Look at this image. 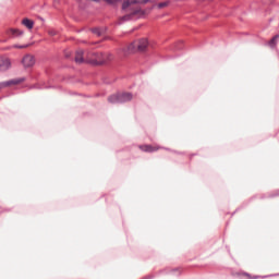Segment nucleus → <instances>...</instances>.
I'll return each mask as SVG.
<instances>
[{
    "label": "nucleus",
    "instance_id": "f257e3e1",
    "mask_svg": "<svg viewBox=\"0 0 279 279\" xmlns=\"http://www.w3.org/2000/svg\"><path fill=\"white\" fill-rule=\"evenodd\" d=\"M145 3H151V0H125L122 3L125 15L121 17V21H130L131 16H145V11L141 8Z\"/></svg>",
    "mask_w": 279,
    "mask_h": 279
},
{
    "label": "nucleus",
    "instance_id": "f03ea898",
    "mask_svg": "<svg viewBox=\"0 0 279 279\" xmlns=\"http://www.w3.org/2000/svg\"><path fill=\"white\" fill-rule=\"evenodd\" d=\"M147 47H149V41L145 38L135 40L131 43L123 51L124 56H130V53H136V51L143 52L147 51Z\"/></svg>",
    "mask_w": 279,
    "mask_h": 279
},
{
    "label": "nucleus",
    "instance_id": "7ed1b4c3",
    "mask_svg": "<svg viewBox=\"0 0 279 279\" xmlns=\"http://www.w3.org/2000/svg\"><path fill=\"white\" fill-rule=\"evenodd\" d=\"M89 58L90 59H87V62H89L90 64H106L107 62H110V60H112L113 57L108 52H93Z\"/></svg>",
    "mask_w": 279,
    "mask_h": 279
},
{
    "label": "nucleus",
    "instance_id": "20e7f679",
    "mask_svg": "<svg viewBox=\"0 0 279 279\" xmlns=\"http://www.w3.org/2000/svg\"><path fill=\"white\" fill-rule=\"evenodd\" d=\"M133 96L130 93H120L112 95L108 98L109 104H125V101H132Z\"/></svg>",
    "mask_w": 279,
    "mask_h": 279
},
{
    "label": "nucleus",
    "instance_id": "39448f33",
    "mask_svg": "<svg viewBox=\"0 0 279 279\" xmlns=\"http://www.w3.org/2000/svg\"><path fill=\"white\" fill-rule=\"evenodd\" d=\"M138 149H141V151H145L146 154H154V151H158L160 149H163L160 145H140Z\"/></svg>",
    "mask_w": 279,
    "mask_h": 279
},
{
    "label": "nucleus",
    "instance_id": "423d86ee",
    "mask_svg": "<svg viewBox=\"0 0 279 279\" xmlns=\"http://www.w3.org/2000/svg\"><path fill=\"white\" fill-rule=\"evenodd\" d=\"M23 82H25L24 77L13 78V80L0 83V88H7L8 86H16L17 84H23Z\"/></svg>",
    "mask_w": 279,
    "mask_h": 279
},
{
    "label": "nucleus",
    "instance_id": "0eeeda50",
    "mask_svg": "<svg viewBox=\"0 0 279 279\" xmlns=\"http://www.w3.org/2000/svg\"><path fill=\"white\" fill-rule=\"evenodd\" d=\"M92 53L87 54V58H84V50H77L75 53V62L77 64H82L84 62H88L90 59Z\"/></svg>",
    "mask_w": 279,
    "mask_h": 279
},
{
    "label": "nucleus",
    "instance_id": "6e6552de",
    "mask_svg": "<svg viewBox=\"0 0 279 279\" xmlns=\"http://www.w3.org/2000/svg\"><path fill=\"white\" fill-rule=\"evenodd\" d=\"M22 64H24L26 69H29L36 64V59L32 54H26L22 60Z\"/></svg>",
    "mask_w": 279,
    "mask_h": 279
},
{
    "label": "nucleus",
    "instance_id": "1a4fd4ad",
    "mask_svg": "<svg viewBox=\"0 0 279 279\" xmlns=\"http://www.w3.org/2000/svg\"><path fill=\"white\" fill-rule=\"evenodd\" d=\"M10 59L0 57V71H8L10 69Z\"/></svg>",
    "mask_w": 279,
    "mask_h": 279
},
{
    "label": "nucleus",
    "instance_id": "9d476101",
    "mask_svg": "<svg viewBox=\"0 0 279 279\" xmlns=\"http://www.w3.org/2000/svg\"><path fill=\"white\" fill-rule=\"evenodd\" d=\"M22 25H24V27H26L27 29H34V21L27 17L22 20Z\"/></svg>",
    "mask_w": 279,
    "mask_h": 279
},
{
    "label": "nucleus",
    "instance_id": "9b49d317",
    "mask_svg": "<svg viewBox=\"0 0 279 279\" xmlns=\"http://www.w3.org/2000/svg\"><path fill=\"white\" fill-rule=\"evenodd\" d=\"M10 33L12 34V36H14L15 38H19V36H23V31L17 29V28H11Z\"/></svg>",
    "mask_w": 279,
    "mask_h": 279
},
{
    "label": "nucleus",
    "instance_id": "f8f14e48",
    "mask_svg": "<svg viewBox=\"0 0 279 279\" xmlns=\"http://www.w3.org/2000/svg\"><path fill=\"white\" fill-rule=\"evenodd\" d=\"M278 39H279V35H276L275 37H272L269 41V47H276V45H278Z\"/></svg>",
    "mask_w": 279,
    "mask_h": 279
},
{
    "label": "nucleus",
    "instance_id": "ddd939ff",
    "mask_svg": "<svg viewBox=\"0 0 279 279\" xmlns=\"http://www.w3.org/2000/svg\"><path fill=\"white\" fill-rule=\"evenodd\" d=\"M236 276L244 277V278H247V279H256V278H258V277H252V275H250L247 272H238Z\"/></svg>",
    "mask_w": 279,
    "mask_h": 279
},
{
    "label": "nucleus",
    "instance_id": "4468645a",
    "mask_svg": "<svg viewBox=\"0 0 279 279\" xmlns=\"http://www.w3.org/2000/svg\"><path fill=\"white\" fill-rule=\"evenodd\" d=\"M169 3V1L160 2L159 4H157V8H159V10H162V8H167Z\"/></svg>",
    "mask_w": 279,
    "mask_h": 279
},
{
    "label": "nucleus",
    "instance_id": "2eb2a0df",
    "mask_svg": "<svg viewBox=\"0 0 279 279\" xmlns=\"http://www.w3.org/2000/svg\"><path fill=\"white\" fill-rule=\"evenodd\" d=\"M93 34H95L96 36H101V34H104V31L99 29V28H93L92 29Z\"/></svg>",
    "mask_w": 279,
    "mask_h": 279
},
{
    "label": "nucleus",
    "instance_id": "dca6fc26",
    "mask_svg": "<svg viewBox=\"0 0 279 279\" xmlns=\"http://www.w3.org/2000/svg\"><path fill=\"white\" fill-rule=\"evenodd\" d=\"M48 34L50 35V36H58V31H56V29H53V28H48Z\"/></svg>",
    "mask_w": 279,
    "mask_h": 279
},
{
    "label": "nucleus",
    "instance_id": "f3484780",
    "mask_svg": "<svg viewBox=\"0 0 279 279\" xmlns=\"http://www.w3.org/2000/svg\"><path fill=\"white\" fill-rule=\"evenodd\" d=\"M27 45H22V46H19V45H14L13 46V49H27Z\"/></svg>",
    "mask_w": 279,
    "mask_h": 279
}]
</instances>
